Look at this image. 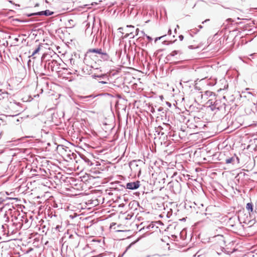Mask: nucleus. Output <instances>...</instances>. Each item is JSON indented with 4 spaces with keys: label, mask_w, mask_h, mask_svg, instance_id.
Listing matches in <instances>:
<instances>
[{
    "label": "nucleus",
    "mask_w": 257,
    "mask_h": 257,
    "mask_svg": "<svg viewBox=\"0 0 257 257\" xmlns=\"http://www.w3.org/2000/svg\"><path fill=\"white\" fill-rule=\"evenodd\" d=\"M199 27H200V28H202V27L201 26H200Z\"/></svg>",
    "instance_id": "15"
},
{
    "label": "nucleus",
    "mask_w": 257,
    "mask_h": 257,
    "mask_svg": "<svg viewBox=\"0 0 257 257\" xmlns=\"http://www.w3.org/2000/svg\"><path fill=\"white\" fill-rule=\"evenodd\" d=\"M171 30L170 29V30H169V31H168V34H171Z\"/></svg>",
    "instance_id": "14"
},
{
    "label": "nucleus",
    "mask_w": 257,
    "mask_h": 257,
    "mask_svg": "<svg viewBox=\"0 0 257 257\" xmlns=\"http://www.w3.org/2000/svg\"><path fill=\"white\" fill-rule=\"evenodd\" d=\"M95 53L101 55H107L106 53L102 52L101 49H90L87 52V53Z\"/></svg>",
    "instance_id": "6"
},
{
    "label": "nucleus",
    "mask_w": 257,
    "mask_h": 257,
    "mask_svg": "<svg viewBox=\"0 0 257 257\" xmlns=\"http://www.w3.org/2000/svg\"><path fill=\"white\" fill-rule=\"evenodd\" d=\"M140 186V182L137 181L136 182L127 183L126 184V188L130 190H134L138 189Z\"/></svg>",
    "instance_id": "4"
},
{
    "label": "nucleus",
    "mask_w": 257,
    "mask_h": 257,
    "mask_svg": "<svg viewBox=\"0 0 257 257\" xmlns=\"http://www.w3.org/2000/svg\"><path fill=\"white\" fill-rule=\"evenodd\" d=\"M209 76H210V75H209V74H207V75H205L202 76V79H204L207 78H208Z\"/></svg>",
    "instance_id": "11"
},
{
    "label": "nucleus",
    "mask_w": 257,
    "mask_h": 257,
    "mask_svg": "<svg viewBox=\"0 0 257 257\" xmlns=\"http://www.w3.org/2000/svg\"><path fill=\"white\" fill-rule=\"evenodd\" d=\"M188 125L191 128L195 129L196 128H201L202 123L199 118L194 117L193 119L189 120Z\"/></svg>",
    "instance_id": "2"
},
{
    "label": "nucleus",
    "mask_w": 257,
    "mask_h": 257,
    "mask_svg": "<svg viewBox=\"0 0 257 257\" xmlns=\"http://www.w3.org/2000/svg\"><path fill=\"white\" fill-rule=\"evenodd\" d=\"M127 27L131 30H126V33L123 36L124 38L130 37V38H133L135 35H137L138 34L139 32V29L138 28L135 30V27L132 26H127Z\"/></svg>",
    "instance_id": "3"
},
{
    "label": "nucleus",
    "mask_w": 257,
    "mask_h": 257,
    "mask_svg": "<svg viewBox=\"0 0 257 257\" xmlns=\"http://www.w3.org/2000/svg\"><path fill=\"white\" fill-rule=\"evenodd\" d=\"M180 52L179 51H173L170 54V55L171 56H174L176 55L179 54Z\"/></svg>",
    "instance_id": "10"
},
{
    "label": "nucleus",
    "mask_w": 257,
    "mask_h": 257,
    "mask_svg": "<svg viewBox=\"0 0 257 257\" xmlns=\"http://www.w3.org/2000/svg\"><path fill=\"white\" fill-rule=\"evenodd\" d=\"M14 105V104L9 102L7 100H0V113L8 112V110H11Z\"/></svg>",
    "instance_id": "1"
},
{
    "label": "nucleus",
    "mask_w": 257,
    "mask_h": 257,
    "mask_svg": "<svg viewBox=\"0 0 257 257\" xmlns=\"http://www.w3.org/2000/svg\"><path fill=\"white\" fill-rule=\"evenodd\" d=\"M179 38L180 40L182 41V40H183L184 37L182 35H180V36H179Z\"/></svg>",
    "instance_id": "12"
},
{
    "label": "nucleus",
    "mask_w": 257,
    "mask_h": 257,
    "mask_svg": "<svg viewBox=\"0 0 257 257\" xmlns=\"http://www.w3.org/2000/svg\"><path fill=\"white\" fill-rule=\"evenodd\" d=\"M234 161V158L233 157H231L228 159H227L225 160V163L226 164H229L231 163Z\"/></svg>",
    "instance_id": "8"
},
{
    "label": "nucleus",
    "mask_w": 257,
    "mask_h": 257,
    "mask_svg": "<svg viewBox=\"0 0 257 257\" xmlns=\"http://www.w3.org/2000/svg\"><path fill=\"white\" fill-rule=\"evenodd\" d=\"M41 48V45H39L38 47L33 52L32 56L35 55L39 52Z\"/></svg>",
    "instance_id": "9"
},
{
    "label": "nucleus",
    "mask_w": 257,
    "mask_h": 257,
    "mask_svg": "<svg viewBox=\"0 0 257 257\" xmlns=\"http://www.w3.org/2000/svg\"><path fill=\"white\" fill-rule=\"evenodd\" d=\"M246 209L250 214L253 211V205L252 203H248L246 205Z\"/></svg>",
    "instance_id": "7"
},
{
    "label": "nucleus",
    "mask_w": 257,
    "mask_h": 257,
    "mask_svg": "<svg viewBox=\"0 0 257 257\" xmlns=\"http://www.w3.org/2000/svg\"><path fill=\"white\" fill-rule=\"evenodd\" d=\"M53 14V12L50 11L49 10H46L45 11H42L38 13H35L29 15V16H34V15H45L46 16H51Z\"/></svg>",
    "instance_id": "5"
},
{
    "label": "nucleus",
    "mask_w": 257,
    "mask_h": 257,
    "mask_svg": "<svg viewBox=\"0 0 257 257\" xmlns=\"http://www.w3.org/2000/svg\"><path fill=\"white\" fill-rule=\"evenodd\" d=\"M208 21H209V19H207V20H205L204 22H203L202 23H206Z\"/></svg>",
    "instance_id": "13"
}]
</instances>
